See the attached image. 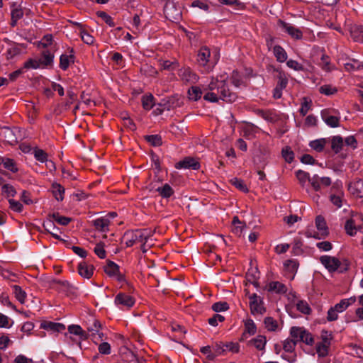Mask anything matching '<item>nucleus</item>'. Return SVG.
Instances as JSON below:
<instances>
[{
  "mask_svg": "<svg viewBox=\"0 0 363 363\" xmlns=\"http://www.w3.org/2000/svg\"><path fill=\"white\" fill-rule=\"evenodd\" d=\"M297 342L294 338L286 339L283 344V349L286 352H292L296 347Z\"/></svg>",
  "mask_w": 363,
  "mask_h": 363,
  "instance_id": "48",
  "label": "nucleus"
},
{
  "mask_svg": "<svg viewBox=\"0 0 363 363\" xmlns=\"http://www.w3.org/2000/svg\"><path fill=\"white\" fill-rule=\"evenodd\" d=\"M274 70L279 72V75L277 77L278 82L276 87L283 90L286 87V85L288 84V79L286 77L285 73L284 72L279 71V69H274Z\"/></svg>",
  "mask_w": 363,
  "mask_h": 363,
  "instance_id": "36",
  "label": "nucleus"
},
{
  "mask_svg": "<svg viewBox=\"0 0 363 363\" xmlns=\"http://www.w3.org/2000/svg\"><path fill=\"white\" fill-rule=\"evenodd\" d=\"M321 118L323 121L331 128H337L339 126L340 118L330 115L329 110H323L321 111Z\"/></svg>",
  "mask_w": 363,
  "mask_h": 363,
  "instance_id": "17",
  "label": "nucleus"
},
{
  "mask_svg": "<svg viewBox=\"0 0 363 363\" xmlns=\"http://www.w3.org/2000/svg\"><path fill=\"white\" fill-rule=\"evenodd\" d=\"M315 223L318 232L312 233L310 231H307L306 233V236L308 238L312 237L318 240L326 238L329 235V230L324 217L320 215L317 216Z\"/></svg>",
  "mask_w": 363,
  "mask_h": 363,
  "instance_id": "6",
  "label": "nucleus"
},
{
  "mask_svg": "<svg viewBox=\"0 0 363 363\" xmlns=\"http://www.w3.org/2000/svg\"><path fill=\"white\" fill-rule=\"evenodd\" d=\"M52 218L55 221L62 225H67L72 220L71 218L60 216L59 213H53L48 216Z\"/></svg>",
  "mask_w": 363,
  "mask_h": 363,
  "instance_id": "34",
  "label": "nucleus"
},
{
  "mask_svg": "<svg viewBox=\"0 0 363 363\" xmlns=\"http://www.w3.org/2000/svg\"><path fill=\"white\" fill-rule=\"evenodd\" d=\"M104 272L110 277L115 276L119 272V267L115 262L108 261L104 267Z\"/></svg>",
  "mask_w": 363,
  "mask_h": 363,
  "instance_id": "35",
  "label": "nucleus"
},
{
  "mask_svg": "<svg viewBox=\"0 0 363 363\" xmlns=\"http://www.w3.org/2000/svg\"><path fill=\"white\" fill-rule=\"evenodd\" d=\"M343 138L340 135L333 136L331 139V149L333 151L337 154L339 153L343 147Z\"/></svg>",
  "mask_w": 363,
  "mask_h": 363,
  "instance_id": "28",
  "label": "nucleus"
},
{
  "mask_svg": "<svg viewBox=\"0 0 363 363\" xmlns=\"http://www.w3.org/2000/svg\"><path fill=\"white\" fill-rule=\"evenodd\" d=\"M178 75L181 80L186 83L194 84L199 79L198 75L189 67L180 69Z\"/></svg>",
  "mask_w": 363,
  "mask_h": 363,
  "instance_id": "14",
  "label": "nucleus"
},
{
  "mask_svg": "<svg viewBox=\"0 0 363 363\" xmlns=\"http://www.w3.org/2000/svg\"><path fill=\"white\" fill-rule=\"evenodd\" d=\"M212 348H213V354L215 355V358L217 356L223 354L225 353V352L226 351V350L225 349V345L222 342L216 343L215 345H213Z\"/></svg>",
  "mask_w": 363,
  "mask_h": 363,
  "instance_id": "62",
  "label": "nucleus"
},
{
  "mask_svg": "<svg viewBox=\"0 0 363 363\" xmlns=\"http://www.w3.org/2000/svg\"><path fill=\"white\" fill-rule=\"evenodd\" d=\"M230 183L232 185H233L235 187H236L238 189L242 192H247L248 189L245 184L244 181L241 179L238 178H233L230 180Z\"/></svg>",
  "mask_w": 363,
  "mask_h": 363,
  "instance_id": "46",
  "label": "nucleus"
},
{
  "mask_svg": "<svg viewBox=\"0 0 363 363\" xmlns=\"http://www.w3.org/2000/svg\"><path fill=\"white\" fill-rule=\"evenodd\" d=\"M230 81L231 83L236 87H240L242 85H245L242 74L237 70L233 71L230 76Z\"/></svg>",
  "mask_w": 363,
  "mask_h": 363,
  "instance_id": "32",
  "label": "nucleus"
},
{
  "mask_svg": "<svg viewBox=\"0 0 363 363\" xmlns=\"http://www.w3.org/2000/svg\"><path fill=\"white\" fill-rule=\"evenodd\" d=\"M349 191L354 196L362 198L363 197V180L357 179L349 184Z\"/></svg>",
  "mask_w": 363,
  "mask_h": 363,
  "instance_id": "18",
  "label": "nucleus"
},
{
  "mask_svg": "<svg viewBox=\"0 0 363 363\" xmlns=\"http://www.w3.org/2000/svg\"><path fill=\"white\" fill-rule=\"evenodd\" d=\"M54 55L50 53V51L45 50L42 53V57L39 60L40 65L43 66L52 65L53 63Z\"/></svg>",
  "mask_w": 363,
  "mask_h": 363,
  "instance_id": "33",
  "label": "nucleus"
},
{
  "mask_svg": "<svg viewBox=\"0 0 363 363\" xmlns=\"http://www.w3.org/2000/svg\"><path fill=\"white\" fill-rule=\"evenodd\" d=\"M286 270L290 272H295L297 271L298 263L296 259H288L284 264Z\"/></svg>",
  "mask_w": 363,
  "mask_h": 363,
  "instance_id": "56",
  "label": "nucleus"
},
{
  "mask_svg": "<svg viewBox=\"0 0 363 363\" xmlns=\"http://www.w3.org/2000/svg\"><path fill=\"white\" fill-rule=\"evenodd\" d=\"M13 293L15 294L16 298L21 303H24L25 299L26 297V294L21 286L18 285L13 286Z\"/></svg>",
  "mask_w": 363,
  "mask_h": 363,
  "instance_id": "40",
  "label": "nucleus"
},
{
  "mask_svg": "<svg viewBox=\"0 0 363 363\" xmlns=\"http://www.w3.org/2000/svg\"><path fill=\"white\" fill-rule=\"evenodd\" d=\"M345 68L347 71H354L363 69V64L357 60H350V62L345 64Z\"/></svg>",
  "mask_w": 363,
  "mask_h": 363,
  "instance_id": "39",
  "label": "nucleus"
},
{
  "mask_svg": "<svg viewBox=\"0 0 363 363\" xmlns=\"http://www.w3.org/2000/svg\"><path fill=\"white\" fill-rule=\"evenodd\" d=\"M319 65L326 72L331 70L330 57L325 54L322 55Z\"/></svg>",
  "mask_w": 363,
  "mask_h": 363,
  "instance_id": "52",
  "label": "nucleus"
},
{
  "mask_svg": "<svg viewBox=\"0 0 363 363\" xmlns=\"http://www.w3.org/2000/svg\"><path fill=\"white\" fill-rule=\"evenodd\" d=\"M223 4L234 6L237 10H243L245 4L238 0H219Z\"/></svg>",
  "mask_w": 363,
  "mask_h": 363,
  "instance_id": "49",
  "label": "nucleus"
},
{
  "mask_svg": "<svg viewBox=\"0 0 363 363\" xmlns=\"http://www.w3.org/2000/svg\"><path fill=\"white\" fill-rule=\"evenodd\" d=\"M269 156V149L264 145H259L253 156V162L257 169H264L267 164Z\"/></svg>",
  "mask_w": 363,
  "mask_h": 363,
  "instance_id": "7",
  "label": "nucleus"
},
{
  "mask_svg": "<svg viewBox=\"0 0 363 363\" xmlns=\"http://www.w3.org/2000/svg\"><path fill=\"white\" fill-rule=\"evenodd\" d=\"M296 308L305 315H309L311 313V308L306 301H298L296 303Z\"/></svg>",
  "mask_w": 363,
  "mask_h": 363,
  "instance_id": "42",
  "label": "nucleus"
},
{
  "mask_svg": "<svg viewBox=\"0 0 363 363\" xmlns=\"http://www.w3.org/2000/svg\"><path fill=\"white\" fill-rule=\"evenodd\" d=\"M162 99L163 108L160 109V114H162L164 111H170L176 108L177 107H180L182 104L181 98L177 94L167 96Z\"/></svg>",
  "mask_w": 363,
  "mask_h": 363,
  "instance_id": "10",
  "label": "nucleus"
},
{
  "mask_svg": "<svg viewBox=\"0 0 363 363\" xmlns=\"http://www.w3.org/2000/svg\"><path fill=\"white\" fill-rule=\"evenodd\" d=\"M211 51L207 47H202L199 50L197 55V62L199 65L203 67L206 72H210L217 62L218 59L213 61L210 60Z\"/></svg>",
  "mask_w": 363,
  "mask_h": 363,
  "instance_id": "5",
  "label": "nucleus"
},
{
  "mask_svg": "<svg viewBox=\"0 0 363 363\" xmlns=\"http://www.w3.org/2000/svg\"><path fill=\"white\" fill-rule=\"evenodd\" d=\"M350 36L354 41L363 43V26H352L350 28Z\"/></svg>",
  "mask_w": 363,
  "mask_h": 363,
  "instance_id": "23",
  "label": "nucleus"
},
{
  "mask_svg": "<svg viewBox=\"0 0 363 363\" xmlns=\"http://www.w3.org/2000/svg\"><path fill=\"white\" fill-rule=\"evenodd\" d=\"M1 164L4 167L13 173L18 171L16 163L13 159L1 157Z\"/></svg>",
  "mask_w": 363,
  "mask_h": 363,
  "instance_id": "27",
  "label": "nucleus"
},
{
  "mask_svg": "<svg viewBox=\"0 0 363 363\" xmlns=\"http://www.w3.org/2000/svg\"><path fill=\"white\" fill-rule=\"evenodd\" d=\"M273 53L279 62H284L287 60V53L285 50L280 45L274 46Z\"/></svg>",
  "mask_w": 363,
  "mask_h": 363,
  "instance_id": "26",
  "label": "nucleus"
},
{
  "mask_svg": "<svg viewBox=\"0 0 363 363\" xmlns=\"http://www.w3.org/2000/svg\"><path fill=\"white\" fill-rule=\"evenodd\" d=\"M345 229L349 235H354L357 233V227L354 220L353 219L347 220L345 225Z\"/></svg>",
  "mask_w": 363,
  "mask_h": 363,
  "instance_id": "45",
  "label": "nucleus"
},
{
  "mask_svg": "<svg viewBox=\"0 0 363 363\" xmlns=\"http://www.w3.org/2000/svg\"><path fill=\"white\" fill-rule=\"evenodd\" d=\"M296 176L298 180L299 181L300 184L302 186L304 185V184L306 183V181L309 182L310 174H309V173H308L305 171H303L301 169L298 170L296 172Z\"/></svg>",
  "mask_w": 363,
  "mask_h": 363,
  "instance_id": "58",
  "label": "nucleus"
},
{
  "mask_svg": "<svg viewBox=\"0 0 363 363\" xmlns=\"http://www.w3.org/2000/svg\"><path fill=\"white\" fill-rule=\"evenodd\" d=\"M145 139L151 145L154 147H159L162 144V137L160 135H145Z\"/></svg>",
  "mask_w": 363,
  "mask_h": 363,
  "instance_id": "37",
  "label": "nucleus"
},
{
  "mask_svg": "<svg viewBox=\"0 0 363 363\" xmlns=\"http://www.w3.org/2000/svg\"><path fill=\"white\" fill-rule=\"evenodd\" d=\"M52 191L55 198L57 201H62L64 199L65 188L58 183H53L52 184Z\"/></svg>",
  "mask_w": 363,
  "mask_h": 363,
  "instance_id": "30",
  "label": "nucleus"
},
{
  "mask_svg": "<svg viewBox=\"0 0 363 363\" xmlns=\"http://www.w3.org/2000/svg\"><path fill=\"white\" fill-rule=\"evenodd\" d=\"M211 308L215 312H222L228 311L229 309V305L225 301H220L213 303Z\"/></svg>",
  "mask_w": 363,
  "mask_h": 363,
  "instance_id": "53",
  "label": "nucleus"
},
{
  "mask_svg": "<svg viewBox=\"0 0 363 363\" xmlns=\"http://www.w3.org/2000/svg\"><path fill=\"white\" fill-rule=\"evenodd\" d=\"M164 13L168 20L174 22L180 19L182 11L174 0H167L164 7Z\"/></svg>",
  "mask_w": 363,
  "mask_h": 363,
  "instance_id": "8",
  "label": "nucleus"
},
{
  "mask_svg": "<svg viewBox=\"0 0 363 363\" xmlns=\"http://www.w3.org/2000/svg\"><path fill=\"white\" fill-rule=\"evenodd\" d=\"M319 91L320 94H325L326 96H330L335 94L337 91V90L335 87L327 84L321 86L319 88Z\"/></svg>",
  "mask_w": 363,
  "mask_h": 363,
  "instance_id": "57",
  "label": "nucleus"
},
{
  "mask_svg": "<svg viewBox=\"0 0 363 363\" xmlns=\"http://www.w3.org/2000/svg\"><path fill=\"white\" fill-rule=\"evenodd\" d=\"M343 196L342 192H340L338 194H331L330 196V201L337 208H340L342 206V196Z\"/></svg>",
  "mask_w": 363,
  "mask_h": 363,
  "instance_id": "61",
  "label": "nucleus"
},
{
  "mask_svg": "<svg viewBox=\"0 0 363 363\" xmlns=\"http://www.w3.org/2000/svg\"><path fill=\"white\" fill-rule=\"evenodd\" d=\"M282 157L288 163H291L294 158V153L289 147H285L281 151Z\"/></svg>",
  "mask_w": 363,
  "mask_h": 363,
  "instance_id": "54",
  "label": "nucleus"
},
{
  "mask_svg": "<svg viewBox=\"0 0 363 363\" xmlns=\"http://www.w3.org/2000/svg\"><path fill=\"white\" fill-rule=\"evenodd\" d=\"M175 168L180 169H191L193 170H198L200 169V163L194 157H186L182 160L175 164Z\"/></svg>",
  "mask_w": 363,
  "mask_h": 363,
  "instance_id": "11",
  "label": "nucleus"
},
{
  "mask_svg": "<svg viewBox=\"0 0 363 363\" xmlns=\"http://www.w3.org/2000/svg\"><path fill=\"white\" fill-rule=\"evenodd\" d=\"M115 303L122 307L130 308L135 304V299L125 293H119L116 296Z\"/></svg>",
  "mask_w": 363,
  "mask_h": 363,
  "instance_id": "15",
  "label": "nucleus"
},
{
  "mask_svg": "<svg viewBox=\"0 0 363 363\" xmlns=\"http://www.w3.org/2000/svg\"><path fill=\"white\" fill-rule=\"evenodd\" d=\"M320 339L321 341L317 343L315 350L319 357H325L328 354L333 336L330 332L323 330L320 334Z\"/></svg>",
  "mask_w": 363,
  "mask_h": 363,
  "instance_id": "4",
  "label": "nucleus"
},
{
  "mask_svg": "<svg viewBox=\"0 0 363 363\" xmlns=\"http://www.w3.org/2000/svg\"><path fill=\"white\" fill-rule=\"evenodd\" d=\"M161 66L163 69L173 71L179 67V65H178L177 61H176V60L174 62H171L169 60H165V61L162 62V63L161 64Z\"/></svg>",
  "mask_w": 363,
  "mask_h": 363,
  "instance_id": "63",
  "label": "nucleus"
},
{
  "mask_svg": "<svg viewBox=\"0 0 363 363\" xmlns=\"http://www.w3.org/2000/svg\"><path fill=\"white\" fill-rule=\"evenodd\" d=\"M74 50H73V49H71L69 55H66V54L61 55V56L60 57V67L64 71L67 70L69 66V64L71 62L74 63Z\"/></svg>",
  "mask_w": 363,
  "mask_h": 363,
  "instance_id": "21",
  "label": "nucleus"
},
{
  "mask_svg": "<svg viewBox=\"0 0 363 363\" xmlns=\"http://www.w3.org/2000/svg\"><path fill=\"white\" fill-rule=\"evenodd\" d=\"M40 67V62L39 60H36L34 59H28L25 63L23 64V67L22 68L29 69H38Z\"/></svg>",
  "mask_w": 363,
  "mask_h": 363,
  "instance_id": "64",
  "label": "nucleus"
},
{
  "mask_svg": "<svg viewBox=\"0 0 363 363\" xmlns=\"http://www.w3.org/2000/svg\"><path fill=\"white\" fill-rule=\"evenodd\" d=\"M154 96L152 94L145 95L142 97L143 107L145 110H150L155 106Z\"/></svg>",
  "mask_w": 363,
  "mask_h": 363,
  "instance_id": "38",
  "label": "nucleus"
},
{
  "mask_svg": "<svg viewBox=\"0 0 363 363\" xmlns=\"http://www.w3.org/2000/svg\"><path fill=\"white\" fill-rule=\"evenodd\" d=\"M101 328V325L99 320L94 319L93 323L87 327V330L89 332H91V335H94L96 334L99 335V337L103 335V333H99L100 329Z\"/></svg>",
  "mask_w": 363,
  "mask_h": 363,
  "instance_id": "41",
  "label": "nucleus"
},
{
  "mask_svg": "<svg viewBox=\"0 0 363 363\" xmlns=\"http://www.w3.org/2000/svg\"><path fill=\"white\" fill-rule=\"evenodd\" d=\"M92 225L97 230L106 232L108 230L110 220L108 217H101L92 220Z\"/></svg>",
  "mask_w": 363,
  "mask_h": 363,
  "instance_id": "19",
  "label": "nucleus"
},
{
  "mask_svg": "<svg viewBox=\"0 0 363 363\" xmlns=\"http://www.w3.org/2000/svg\"><path fill=\"white\" fill-rule=\"evenodd\" d=\"M40 327L47 330L58 333L65 330V325L64 324L50 321L42 323Z\"/></svg>",
  "mask_w": 363,
  "mask_h": 363,
  "instance_id": "22",
  "label": "nucleus"
},
{
  "mask_svg": "<svg viewBox=\"0 0 363 363\" xmlns=\"http://www.w3.org/2000/svg\"><path fill=\"white\" fill-rule=\"evenodd\" d=\"M1 193L6 197H13L16 194V191L11 184H4L1 186Z\"/></svg>",
  "mask_w": 363,
  "mask_h": 363,
  "instance_id": "50",
  "label": "nucleus"
},
{
  "mask_svg": "<svg viewBox=\"0 0 363 363\" xmlns=\"http://www.w3.org/2000/svg\"><path fill=\"white\" fill-rule=\"evenodd\" d=\"M257 327L255 323L252 319H248L245 323V333L242 335H245V333H247L250 335H253L256 333Z\"/></svg>",
  "mask_w": 363,
  "mask_h": 363,
  "instance_id": "43",
  "label": "nucleus"
},
{
  "mask_svg": "<svg viewBox=\"0 0 363 363\" xmlns=\"http://www.w3.org/2000/svg\"><path fill=\"white\" fill-rule=\"evenodd\" d=\"M327 143L328 140L326 138H320L311 141L309 146L316 152H320L324 150Z\"/></svg>",
  "mask_w": 363,
  "mask_h": 363,
  "instance_id": "31",
  "label": "nucleus"
},
{
  "mask_svg": "<svg viewBox=\"0 0 363 363\" xmlns=\"http://www.w3.org/2000/svg\"><path fill=\"white\" fill-rule=\"evenodd\" d=\"M311 100H308L306 97L303 99V102L301 103V107L299 110V112L301 116H305L308 111L311 109Z\"/></svg>",
  "mask_w": 363,
  "mask_h": 363,
  "instance_id": "55",
  "label": "nucleus"
},
{
  "mask_svg": "<svg viewBox=\"0 0 363 363\" xmlns=\"http://www.w3.org/2000/svg\"><path fill=\"white\" fill-rule=\"evenodd\" d=\"M33 154L35 158L38 161L40 162H48V155L44 150L39 148H35L33 150Z\"/></svg>",
  "mask_w": 363,
  "mask_h": 363,
  "instance_id": "51",
  "label": "nucleus"
},
{
  "mask_svg": "<svg viewBox=\"0 0 363 363\" xmlns=\"http://www.w3.org/2000/svg\"><path fill=\"white\" fill-rule=\"evenodd\" d=\"M269 291H275L277 294H285L287 291L286 285L279 281H271L269 284Z\"/></svg>",
  "mask_w": 363,
  "mask_h": 363,
  "instance_id": "29",
  "label": "nucleus"
},
{
  "mask_svg": "<svg viewBox=\"0 0 363 363\" xmlns=\"http://www.w3.org/2000/svg\"><path fill=\"white\" fill-rule=\"evenodd\" d=\"M264 323L269 331H275L278 328L277 321L272 317H266Z\"/></svg>",
  "mask_w": 363,
  "mask_h": 363,
  "instance_id": "47",
  "label": "nucleus"
},
{
  "mask_svg": "<svg viewBox=\"0 0 363 363\" xmlns=\"http://www.w3.org/2000/svg\"><path fill=\"white\" fill-rule=\"evenodd\" d=\"M320 262L330 272L336 271L341 264L337 258L328 255L321 256Z\"/></svg>",
  "mask_w": 363,
  "mask_h": 363,
  "instance_id": "12",
  "label": "nucleus"
},
{
  "mask_svg": "<svg viewBox=\"0 0 363 363\" xmlns=\"http://www.w3.org/2000/svg\"><path fill=\"white\" fill-rule=\"evenodd\" d=\"M250 298V308L251 313L263 314L265 313L266 309L264 307L263 298L258 296L257 294H252L249 296Z\"/></svg>",
  "mask_w": 363,
  "mask_h": 363,
  "instance_id": "9",
  "label": "nucleus"
},
{
  "mask_svg": "<svg viewBox=\"0 0 363 363\" xmlns=\"http://www.w3.org/2000/svg\"><path fill=\"white\" fill-rule=\"evenodd\" d=\"M278 25L282 28L291 38L296 40L302 38L303 33L298 28H296L282 20L278 21Z\"/></svg>",
  "mask_w": 363,
  "mask_h": 363,
  "instance_id": "13",
  "label": "nucleus"
},
{
  "mask_svg": "<svg viewBox=\"0 0 363 363\" xmlns=\"http://www.w3.org/2000/svg\"><path fill=\"white\" fill-rule=\"evenodd\" d=\"M189 97L191 100L197 101L201 98L202 91L198 86H191L188 91Z\"/></svg>",
  "mask_w": 363,
  "mask_h": 363,
  "instance_id": "44",
  "label": "nucleus"
},
{
  "mask_svg": "<svg viewBox=\"0 0 363 363\" xmlns=\"http://www.w3.org/2000/svg\"><path fill=\"white\" fill-rule=\"evenodd\" d=\"M94 267L89 264L86 262H81L77 267L79 274L84 279H90L94 274Z\"/></svg>",
  "mask_w": 363,
  "mask_h": 363,
  "instance_id": "16",
  "label": "nucleus"
},
{
  "mask_svg": "<svg viewBox=\"0 0 363 363\" xmlns=\"http://www.w3.org/2000/svg\"><path fill=\"white\" fill-rule=\"evenodd\" d=\"M350 305H351V303L349 302V301H346V299H342L338 303H336L333 307L335 309V311H336L339 313L345 311Z\"/></svg>",
  "mask_w": 363,
  "mask_h": 363,
  "instance_id": "60",
  "label": "nucleus"
},
{
  "mask_svg": "<svg viewBox=\"0 0 363 363\" xmlns=\"http://www.w3.org/2000/svg\"><path fill=\"white\" fill-rule=\"evenodd\" d=\"M210 91H216L219 94L220 99L227 102L233 103L238 98L236 93L231 91L225 80L213 79L208 85Z\"/></svg>",
  "mask_w": 363,
  "mask_h": 363,
  "instance_id": "1",
  "label": "nucleus"
},
{
  "mask_svg": "<svg viewBox=\"0 0 363 363\" xmlns=\"http://www.w3.org/2000/svg\"><path fill=\"white\" fill-rule=\"evenodd\" d=\"M152 235V233L148 229H136L133 230H127L123 238L125 240V246L127 247H132L137 242H147L149 238Z\"/></svg>",
  "mask_w": 363,
  "mask_h": 363,
  "instance_id": "2",
  "label": "nucleus"
},
{
  "mask_svg": "<svg viewBox=\"0 0 363 363\" xmlns=\"http://www.w3.org/2000/svg\"><path fill=\"white\" fill-rule=\"evenodd\" d=\"M290 335L296 340V342H301L310 346L314 344L313 335L303 327H291L290 329Z\"/></svg>",
  "mask_w": 363,
  "mask_h": 363,
  "instance_id": "3",
  "label": "nucleus"
},
{
  "mask_svg": "<svg viewBox=\"0 0 363 363\" xmlns=\"http://www.w3.org/2000/svg\"><path fill=\"white\" fill-rule=\"evenodd\" d=\"M303 242L301 238H295L294 241V246L292 248V253L295 255L302 254L303 250L301 249Z\"/></svg>",
  "mask_w": 363,
  "mask_h": 363,
  "instance_id": "59",
  "label": "nucleus"
},
{
  "mask_svg": "<svg viewBox=\"0 0 363 363\" xmlns=\"http://www.w3.org/2000/svg\"><path fill=\"white\" fill-rule=\"evenodd\" d=\"M43 228L45 230L50 233L53 238L57 240H60V236L57 235V232L59 231V228L55 226L53 221L50 219L47 220L46 222H44L43 223Z\"/></svg>",
  "mask_w": 363,
  "mask_h": 363,
  "instance_id": "25",
  "label": "nucleus"
},
{
  "mask_svg": "<svg viewBox=\"0 0 363 363\" xmlns=\"http://www.w3.org/2000/svg\"><path fill=\"white\" fill-rule=\"evenodd\" d=\"M155 189V191L158 192L159 194L164 199H168L172 196L174 194V190L171 187V186L168 184H164L160 186H155V185L152 186L150 190Z\"/></svg>",
  "mask_w": 363,
  "mask_h": 363,
  "instance_id": "20",
  "label": "nucleus"
},
{
  "mask_svg": "<svg viewBox=\"0 0 363 363\" xmlns=\"http://www.w3.org/2000/svg\"><path fill=\"white\" fill-rule=\"evenodd\" d=\"M248 344L252 345L258 350L263 351L267 344V339L265 336L259 335L256 337L250 340Z\"/></svg>",
  "mask_w": 363,
  "mask_h": 363,
  "instance_id": "24",
  "label": "nucleus"
}]
</instances>
